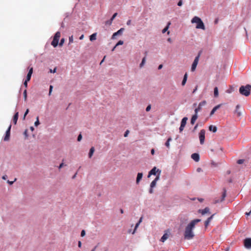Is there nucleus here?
Masks as SVG:
<instances>
[{"label":"nucleus","instance_id":"obj_1","mask_svg":"<svg viewBox=\"0 0 251 251\" xmlns=\"http://www.w3.org/2000/svg\"><path fill=\"white\" fill-rule=\"evenodd\" d=\"M201 220L200 219H195L192 220L185 227L184 236L187 240H190L193 238L195 235L193 231L195 225Z\"/></svg>","mask_w":251,"mask_h":251},{"label":"nucleus","instance_id":"obj_2","mask_svg":"<svg viewBox=\"0 0 251 251\" xmlns=\"http://www.w3.org/2000/svg\"><path fill=\"white\" fill-rule=\"evenodd\" d=\"M251 85L247 84L246 86H241L239 88V92L242 95L249 96L250 95Z\"/></svg>","mask_w":251,"mask_h":251},{"label":"nucleus","instance_id":"obj_3","mask_svg":"<svg viewBox=\"0 0 251 251\" xmlns=\"http://www.w3.org/2000/svg\"><path fill=\"white\" fill-rule=\"evenodd\" d=\"M192 23H196V28L205 29V26L202 20L197 16L194 17L191 20Z\"/></svg>","mask_w":251,"mask_h":251},{"label":"nucleus","instance_id":"obj_4","mask_svg":"<svg viewBox=\"0 0 251 251\" xmlns=\"http://www.w3.org/2000/svg\"><path fill=\"white\" fill-rule=\"evenodd\" d=\"M61 36V33L59 31H57L55 34L53 40L51 43V45L54 47H56L58 44V41Z\"/></svg>","mask_w":251,"mask_h":251},{"label":"nucleus","instance_id":"obj_5","mask_svg":"<svg viewBox=\"0 0 251 251\" xmlns=\"http://www.w3.org/2000/svg\"><path fill=\"white\" fill-rule=\"evenodd\" d=\"M201 51H200L198 53V55L195 57V58L194 59V62L192 65V67H191V71L192 72L195 71L196 69L197 66L198 64L200 57L201 56Z\"/></svg>","mask_w":251,"mask_h":251},{"label":"nucleus","instance_id":"obj_6","mask_svg":"<svg viewBox=\"0 0 251 251\" xmlns=\"http://www.w3.org/2000/svg\"><path fill=\"white\" fill-rule=\"evenodd\" d=\"M205 131L204 129L201 130L199 133V139L201 145L203 144L205 140Z\"/></svg>","mask_w":251,"mask_h":251},{"label":"nucleus","instance_id":"obj_7","mask_svg":"<svg viewBox=\"0 0 251 251\" xmlns=\"http://www.w3.org/2000/svg\"><path fill=\"white\" fill-rule=\"evenodd\" d=\"M244 247L247 249H251V238H246L244 241Z\"/></svg>","mask_w":251,"mask_h":251},{"label":"nucleus","instance_id":"obj_8","mask_svg":"<svg viewBox=\"0 0 251 251\" xmlns=\"http://www.w3.org/2000/svg\"><path fill=\"white\" fill-rule=\"evenodd\" d=\"M240 106L237 105L236 106V109L234 112V116L236 118H240L242 115L241 112L240 110Z\"/></svg>","mask_w":251,"mask_h":251},{"label":"nucleus","instance_id":"obj_9","mask_svg":"<svg viewBox=\"0 0 251 251\" xmlns=\"http://www.w3.org/2000/svg\"><path fill=\"white\" fill-rule=\"evenodd\" d=\"M11 128V125H10L7 130L6 131L5 135L3 138V140L5 141H7L10 139Z\"/></svg>","mask_w":251,"mask_h":251},{"label":"nucleus","instance_id":"obj_10","mask_svg":"<svg viewBox=\"0 0 251 251\" xmlns=\"http://www.w3.org/2000/svg\"><path fill=\"white\" fill-rule=\"evenodd\" d=\"M188 119L187 117H184L181 122L180 126L179 127V131L181 132L183 131L184 127H185Z\"/></svg>","mask_w":251,"mask_h":251},{"label":"nucleus","instance_id":"obj_11","mask_svg":"<svg viewBox=\"0 0 251 251\" xmlns=\"http://www.w3.org/2000/svg\"><path fill=\"white\" fill-rule=\"evenodd\" d=\"M170 236L169 231H167L161 237L160 241L162 242H164Z\"/></svg>","mask_w":251,"mask_h":251},{"label":"nucleus","instance_id":"obj_12","mask_svg":"<svg viewBox=\"0 0 251 251\" xmlns=\"http://www.w3.org/2000/svg\"><path fill=\"white\" fill-rule=\"evenodd\" d=\"M159 171L160 173V171L159 169H157L155 167H153L149 173L148 177H149L151 175H155L157 172Z\"/></svg>","mask_w":251,"mask_h":251},{"label":"nucleus","instance_id":"obj_13","mask_svg":"<svg viewBox=\"0 0 251 251\" xmlns=\"http://www.w3.org/2000/svg\"><path fill=\"white\" fill-rule=\"evenodd\" d=\"M199 213H201V215H203L205 214H210L209 208L208 207H205L204 209H200Z\"/></svg>","mask_w":251,"mask_h":251},{"label":"nucleus","instance_id":"obj_14","mask_svg":"<svg viewBox=\"0 0 251 251\" xmlns=\"http://www.w3.org/2000/svg\"><path fill=\"white\" fill-rule=\"evenodd\" d=\"M125 29L124 28H120L119 30H118L117 32L113 33L112 36V39H114L115 36L118 35H121L123 33V32L124 31Z\"/></svg>","mask_w":251,"mask_h":251},{"label":"nucleus","instance_id":"obj_15","mask_svg":"<svg viewBox=\"0 0 251 251\" xmlns=\"http://www.w3.org/2000/svg\"><path fill=\"white\" fill-rule=\"evenodd\" d=\"M32 73H33V68L31 67L29 69L28 73L26 75V78L25 79V80H26V81H29L30 80Z\"/></svg>","mask_w":251,"mask_h":251},{"label":"nucleus","instance_id":"obj_16","mask_svg":"<svg viewBox=\"0 0 251 251\" xmlns=\"http://www.w3.org/2000/svg\"><path fill=\"white\" fill-rule=\"evenodd\" d=\"M192 158L196 162H198L200 160V156L198 153H194L191 155Z\"/></svg>","mask_w":251,"mask_h":251},{"label":"nucleus","instance_id":"obj_17","mask_svg":"<svg viewBox=\"0 0 251 251\" xmlns=\"http://www.w3.org/2000/svg\"><path fill=\"white\" fill-rule=\"evenodd\" d=\"M159 175H158L156 178L151 182V187L153 188L155 186L156 182L159 180Z\"/></svg>","mask_w":251,"mask_h":251},{"label":"nucleus","instance_id":"obj_18","mask_svg":"<svg viewBox=\"0 0 251 251\" xmlns=\"http://www.w3.org/2000/svg\"><path fill=\"white\" fill-rule=\"evenodd\" d=\"M19 117V112H17L14 114L13 118V122L15 125H16Z\"/></svg>","mask_w":251,"mask_h":251},{"label":"nucleus","instance_id":"obj_19","mask_svg":"<svg viewBox=\"0 0 251 251\" xmlns=\"http://www.w3.org/2000/svg\"><path fill=\"white\" fill-rule=\"evenodd\" d=\"M197 118H198V115H197V114H195V115H194L192 116V118H191V124L192 125H194V123H195V122H196V120L197 119Z\"/></svg>","mask_w":251,"mask_h":251},{"label":"nucleus","instance_id":"obj_20","mask_svg":"<svg viewBox=\"0 0 251 251\" xmlns=\"http://www.w3.org/2000/svg\"><path fill=\"white\" fill-rule=\"evenodd\" d=\"M143 177V174L141 173H139L137 174V176L136 178V183H138L140 180L142 179Z\"/></svg>","mask_w":251,"mask_h":251},{"label":"nucleus","instance_id":"obj_21","mask_svg":"<svg viewBox=\"0 0 251 251\" xmlns=\"http://www.w3.org/2000/svg\"><path fill=\"white\" fill-rule=\"evenodd\" d=\"M209 129L211 131H212L213 132H215L217 131V128L216 126H213V125H211L209 127Z\"/></svg>","mask_w":251,"mask_h":251},{"label":"nucleus","instance_id":"obj_22","mask_svg":"<svg viewBox=\"0 0 251 251\" xmlns=\"http://www.w3.org/2000/svg\"><path fill=\"white\" fill-rule=\"evenodd\" d=\"M95 151V148L94 147L91 148L89 152V157L91 158Z\"/></svg>","mask_w":251,"mask_h":251},{"label":"nucleus","instance_id":"obj_23","mask_svg":"<svg viewBox=\"0 0 251 251\" xmlns=\"http://www.w3.org/2000/svg\"><path fill=\"white\" fill-rule=\"evenodd\" d=\"M214 216V215H212V216H211L210 217H209L205 222V223H204V225H205V226L206 227L209 223L210 222L212 218H213V216Z\"/></svg>","mask_w":251,"mask_h":251},{"label":"nucleus","instance_id":"obj_24","mask_svg":"<svg viewBox=\"0 0 251 251\" xmlns=\"http://www.w3.org/2000/svg\"><path fill=\"white\" fill-rule=\"evenodd\" d=\"M226 190L225 188H224L223 191L222 192V198H221V202L224 200L225 198L226 197Z\"/></svg>","mask_w":251,"mask_h":251},{"label":"nucleus","instance_id":"obj_25","mask_svg":"<svg viewBox=\"0 0 251 251\" xmlns=\"http://www.w3.org/2000/svg\"><path fill=\"white\" fill-rule=\"evenodd\" d=\"M187 79V74L186 73L183 77V80L182 81V85L184 86L186 84V81Z\"/></svg>","mask_w":251,"mask_h":251},{"label":"nucleus","instance_id":"obj_26","mask_svg":"<svg viewBox=\"0 0 251 251\" xmlns=\"http://www.w3.org/2000/svg\"><path fill=\"white\" fill-rule=\"evenodd\" d=\"M218 166V163H216L214 161L211 160L210 163V166L211 167L214 168L217 167Z\"/></svg>","mask_w":251,"mask_h":251},{"label":"nucleus","instance_id":"obj_27","mask_svg":"<svg viewBox=\"0 0 251 251\" xmlns=\"http://www.w3.org/2000/svg\"><path fill=\"white\" fill-rule=\"evenodd\" d=\"M96 36H97V33H96L92 34L90 36V40L91 41L95 40L96 39Z\"/></svg>","mask_w":251,"mask_h":251},{"label":"nucleus","instance_id":"obj_28","mask_svg":"<svg viewBox=\"0 0 251 251\" xmlns=\"http://www.w3.org/2000/svg\"><path fill=\"white\" fill-rule=\"evenodd\" d=\"M220 107V104L216 106L212 110V111H211V113H210V116L212 115Z\"/></svg>","mask_w":251,"mask_h":251},{"label":"nucleus","instance_id":"obj_29","mask_svg":"<svg viewBox=\"0 0 251 251\" xmlns=\"http://www.w3.org/2000/svg\"><path fill=\"white\" fill-rule=\"evenodd\" d=\"M172 138L171 137H169L167 142L165 143V146L168 148H170V142L172 141Z\"/></svg>","mask_w":251,"mask_h":251},{"label":"nucleus","instance_id":"obj_30","mask_svg":"<svg viewBox=\"0 0 251 251\" xmlns=\"http://www.w3.org/2000/svg\"><path fill=\"white\" fill-rule=\"evenodd\" d=\"M170 25H171V23L170 22H168L167 26L162 30V33H165L168 30V29Z\"/></svg>","mask_w":251,"mask_h":251},{"label":"nucleus","instance_id":"obj_31","mask_svg":"<svg viewBox=\"0 0 251 251\" xmlns=\"http://www.w3.org/2000/svg\"><path fill=\"white\" fill-rule=\"evenodd\" d=\"M218 93H219V91H218V88L217 87H216L215 88H214V95L215 97H217L218 96Z\"/></svg>","mask_w":251,"mask_h":251},{"label":"nucleus","instance_id":"obj_32","mask_svg":"<svg viewBox=\"0 0 251 251\" xmlns=\"http://www.w3.org/2000/svg\"><path fill=\"white\" fill-rule=\"evenodd\" d=\"M146 57L145 56L142 59V62L140 64V68H142L144 65V64L146 62Z\"/></svg>","mask_w":251,"mask_h":251},{"label":"nucleus","instance_id":"obj_33","mask_svg":"<svg viewBox=\"0 0 251 251\" xmlns=\"http://www.w3.org/2000/svg\"><path fill=\"white\" fill-rule=\"evenodd\" d=\"M117 13H114L113 14V15L112 16L111 18L110 19V24H112V21L115 18V17L117 16Z\"/></svg>","mask_w":251,"mask_h":251},{"label":"nucleus","instance_id":"obj_34","mask_svg":"<svg viewBox=\"0 0 251 251\" xmlns=\"http://www.w3.org/2000/svg\"><path fill=\"white\" fill-rule=\"evenodd\" d=\"M23 95L24 97V100L25 101H26L27 99V91L26 89H25L24 91Z\"/></svg>","mask_w":251,"mask_h":251},{"label":"nucleus","instance_id":"obj_35","mask_svg":"<svg viewBox=\"0 0 251 251\" xmlns=\"http://www.w3.org/2000/svg\"><path fill=\"white\" fill-rule=\"evenodd\" d=\"M201 107L199 105L198 107L197 108H196L195 110V114H197L198 111L201 110Z\"/></svg>","mask_w":251,"mask_h":251},{"label":"nucleus","instance_id":"obj_36","mask_svg":"<svg viewBox=\"0 0 251 251\" xmlns=\"http://www.w3.org/2000/svg\"><path fill=\"white\" fill-rule=\"evenodd\" d=\"M39 124H40V123H39V117H37L36 118V121L34 123V125H35V126H37Z\"/></svg>","mask_w":251,"mask_h":251},{"label":"nucleus","instance_id":"obj_37","mask_svg":"<svg viewBox=\"0 0 251 251\" xmlns=\"http://www.w3.org/2000/svg\"><path fill=\"white\" fill-rule=\"evenodd\" d=\"M233 91V88L232 87H230L229 89L226 90V92L227 93H231Z\"/></svg>","mask_w":251,"mask_h":251},{"label":"nucleus","instance_id":"obj_38","mask_svg":"<svg viewBox=\"0 0 251 251\" xmlns=\"http://www.w3.org/2000/svg\"><path fill=\"white\" fill-rule=\"evenodd\" d=\"M73 42V36L72 35L69 37V44H70Z\"/></svg>","mask_w":251,"mask_h":251},{"label":"nucleus","instance_id":"obj_39","mask_svg":"<svg viewBox=\"0 0 251 251\" xmlns=\"http://www.w3.org/2000/svg\"><path fill=\"white\" fill-rule=\"evenodd\" d=\"M64 42H65V39L64 38H62L60 40V43H59V46H62L63 44L64 43Z\"/></svg>","mask_w":251,"mask_h":251},{"label":"nucleus","instance_id":"obj_40","mask_svg":"<svg viewBox=\"0 0 251 251\" xmlns=\"http://www.w3.org/2000/svg\"><path fill=\"white\" fill-rule=\"evenodd\" d=\"M205 104H206V101L203 100V101L201 102L199 105L201 107L202 106H204Z\"/></svg>","mask_w":251,"mask_h":251},{"label":"nucleus","instance_id":"obj_41","mask_svg":"<svg viewBox=\"0 0 251 251\" xmlns=\"http://www.w3.org/2000/svg\"><path fill=\"white\" fill-rule=\"evenodd\" d=\"M124 44V42L122 40H120L118 41V42L116 44V46H118L119 45H122Z\"/></svg>","mask_w":251,"mask_h":251},{"label":"nucleus","instance_id":"obj_42","mask_svg":"<svg viewBox=\"0 0 251 251\" xmlns=\"http://www.w3.org/2000/svg\"><path fill=\"white\" fill-rule=\"evenodd\" d=\"M28 112H29V109H27L25 111V113L24 115L23 120L25 119V116L28 113Z\"/></svg>","mask_w":251,"mask_h":251},{"label":"nucleus","instance_id":"obj_43","mask_svg":"<svg viewBox=\"0 0 251 251\" xmlns=\"http://www.w3.org/2000/svg\"><path fill=\"white\" fill-rule=\"evenodd\" d=\"M140 223L139 222H138L136 225H135V228H134V231L133 232L132 234H134V232H135V231L136 230V229L137 228V227H138V226H139L140 225Z\"/></svg>","mask_w":251,"mask_h":251},{"label":"nucleus","instance_id":"obj_44","mask_svg":"<svg viewBox=\"0 0 251 251\" xmlns=\"http://www.w3.org/2000/svg\"><path fill=\"white\" fill-rule=\"evenodd\" d=\"M140 223L139 222H138L136 225H135V228H134V231L133 232L132 234H134V232H135V231L136 230V229L137 228V227H138V226H139L140 225Z\"/></svg>","mask_w":251,"mask_h":251},{"label":"nucleus","instance_id":"obj_45","mask_svg":"<svg viewBox=\"0 0 251 251\" xmlns=\"http://www.w3.org/2000/svg\"><path fill=\"white\" fill-rule=\"evenodd\" d=\"M53 86L52 85H50V90H49V95L50 96L51 95V92L52 91Z\"/></svg>","mask_w":251,"mask_h":251},{"label":"nucleus","instance_id":"obj_46","mask_svg":"<svg viewBox=\"0 0 251 251\" xmlns=\"http://www.w3.org/2000/svg\"><path fill=\"white\" fill-rule=\"evenodd\" d=\"M244 159H239L237 162L239 164H241L244 163Z\"/></svg>","mask_w":251,"mask_h":251},{"label":"nucleus","instance_id":"obj_47","mask_svg":"<svg viewBox=\"0 0 251 251\" xmlns=\"http://www.w3.org/2000/svg\"><path fill=\"white\" fill-rule=\"evenodd\" d=\"M151 105H149L147 107V108L146 109V111L148 112V111H149L151 110Z\"/></svg>","mask_w":251,"mask_h":251},{"label":"nucleus","instance_id":"obj_48","mask_svg":"<svg viewBox=\"0 0 251 251\" xmlns=\"http://www.w3.org/2000/svg\"><path fill=\"white\" fill-rule=\"evenodd\" d=\"M85 235V231L84 230H82L81 232V236L83 237Z\"/></svg>","mask_w":251,"mask_h":251},{"label":"nucleus","instance_id":"obj_49","mask_svg":"<svg viewBox=\"0 0 251 251\" xmlns=\"http://www.w3.org/2000/svg\"><path fill=\"white\" fill-rule=\"evenodd\" d=\"M81 139H82V135L81 134H79L77 137V141H80L81 140Z\"/></svg>","mask_w":251,"mask_h":251},{"label":"nucleus","instance_id":"obj_50","mask_svg":"<svg viewBox=\"0 0 251 251\" xmlns=\"http://www.w3.org/2000/svg\"><path fill=\"white\" fill-rule=\"evenodd\" d=\"M128 133H129V130H127L125 132V134H124V136H125V137H127V136H128Z\"/></svg>","mask_w":251,"mask_h":251},{"label":"nucleus","instance_id":"obj_51","mask_svg":"<svg viewBox=\"0 0 251 251\" xmlns=\"http://www.w3.org/2000/svg\"><path fill=\"white\" fill-rule=\"evenodd\" d=\"M182 0H180L177 3V5L179 6H181L182 5Z\"/></svg>","mask_w":251,"mask_h":251},{"label":"nucleus","instance_id":"obj_52","mask_svg":"<svg viewBox=\"0 0 251 251\" xmlns=\"http://www.w3.org/2000/svg\"><path fill=\"white\" fill-rule=\"evenodd\" d=\"M16 180V178H15V179H14V181H9V180H8V181H7V182H8L9 184H10V185H11V184H12L14 183V181H15Z\"/></svg>","mask_w":251,"mask_h":251},{"label":"nucleus","instance_id":"obj_53","mask_svg":"<svg viewBox=\"0 0 251 251\" xmlns=\"http://www.w3.org/2000/svg\"><path fill=\"white\" fill-rule=\"evenodd\" d=\"M27 82L28 81H26V80H25V82H24V86H25V88H27Z\"/></svg>","mask_w":251,"mask_h":251},{"label":"nucleus","instance_id":"obj_54","mask_svg":"<svg viewBox=\"0 0 251 251\" xmlns=\"http://www.w3.org/2000/svg\"><path fill=\"white\" fill-rule=\"evenodd\" d=\"M131 23V20H128L127 21V22H126V25H130Z\"/></svg>","mask_w":251,"mask_h":251},{"label":"nucleus","instance_id":"obj_55","mask_svg":"<svg viewBox=\"0 0 251 251\" xmlns=\"http://www.w3.org/2000/svg\"><path fill=\"white\" fill-rule=\"evenodd\" d=\"M56 68H54L53 70H50V73H54L55 72H56Z\"/></svg>","mask_w":251,"mask_h":251},{"label":"nucleus","instance_id":"obj_56","mask_svg":"<svg viewBox=\"0 0 251 251\" xmlns=\"http://www.w3.org/2000/svg\"><path fill=\"white\" fill-rule=\"evenodd\" d=\"M78 246L80 248L81 247V241H78Z\"/></svg>","mask_w":251,"mask_h":251},{"label":"nucleus","instance_id":"obj_57","mask_svg":"<svg viewBox=\"0 0 251 251\" xmlns=\"http://www.w3.org/2000/svg\"><path fill=\"white\" fill-rule=\"evenodd\" d=\"M64 166V164L63 163H61L59 166V169L61 168Z\"/></svg>","mask_w":251,"mask_h":251},{"label":"nucleus","instance_id":"obj_58","mask_svg":"<svg viewBox=\"0 0 251 251\" xmlns=\"http://www.w3.org/2000/svg\"><path fill=\"white\" fill-rule=\"evenodd\" d=\"M162 67H163V65L160 64V65H159L158 69L159 70H160L161 69H162Z\"/></svg>","mask_w":251,"mask_h":251},{"label":"nucleus","instance_id":"obj_59","mask_svg":"<svg viewBox=\"0 0 251 251\" xmlns=\"http://www.w3.org/2000/svg\"><path fill=\"white\" fill-rule=\"evenodd\" d=\"M152 188H151V189H150V190H149V192H150V193H151H151H153V189H152Z\"/></svg>","mask_w":251,"mask_h":251},{"label":"nucleus","instance_id":"obj_60","mask_svg":"<svg viewBox=\"0 0 251 251\" xmlns=\"http://www.w3.org/2000/svg\"><path fill=\"white\" fill-rule=\"evenodd\" d=\"M151 153L152 155H153L154 154V149H152L151 150Z\"/></svg>","mask_w":251,"mask_h":251},{"label":"nucleus","instance_id":"obj_61","mask_svg":"<svg viewBox=\"0 0 251 251\" xmlns=\"http://www.w3.org/2000/svg\"><path fill=\"white\" fill-rule=\"evenodd\" d=\"M251 214V210L249 212L246 213V215H247V216L250 215Z\"/></svg>","mask_w":251,"mask_h":251},{"label":"nucleus","instance_id":"obj_62","mask_svg":"<svg viewBox=\"0 0 251 251\" xmlns=\"http://www.w3.org/2000/svg\"><path fill=\"white\" fill-rule=\"evenodd\" d=\"M84 38V35H81V36L79 37L80 40H82Z\"/></svg>","mask_w":251,"mask_h":251},{"label":"nucleus","instance_id":"obj_63","mask_svg":"<svg viewBox=\"0 0 251 251\" xmlns=\"http://www.w3.org/2000/svg\"><path fill=\"white\" fill-rule=\"evenodd\" d=\"M2 178V179L5 180L7 178V176L6 175L3 176Z\"/></svg>","mask_w":251,"mask_h":251},{"label":"nucleus","instance_id":"obj_64","mask_svg":"<svg viewBox=\"0 0 251 251\" xmlns=\"http://www.w3.org/2000/svg\"><path fill=\"white\" fill-rule=\"evenodd\" d=\"M167 41L170 42V43H171L172 42V39L171 38H169L168 39H167Z\"/></svg>","mask_w":251,"mask_h":251}]
</instances>
